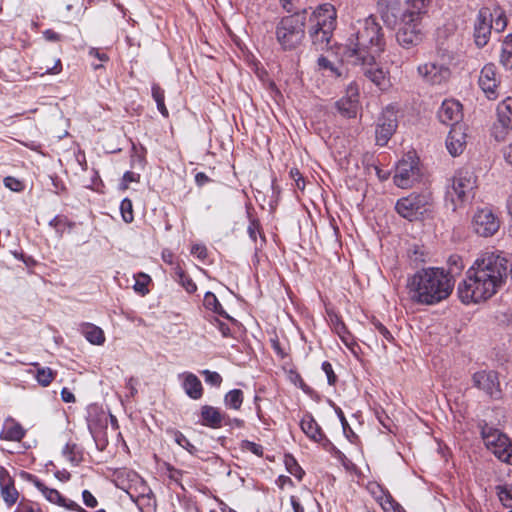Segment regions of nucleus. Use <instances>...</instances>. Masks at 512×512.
Returning <instances> with one entry per match:
<instances>
[{
  "mask_svg": "<svg viewBox=\"0 0 512 512\" xmlns=\"http://www.w3.org/2000/svg\"><path fill=\"white\" fill-rule=\"evenodd\" d=\"M410 300L420 305H434L447 299L453 291L454 280L441 268H423L407 280Z\"/></svg>",
  "mask_w": 512,
  "mask_h": 512,
  "instance_id": "obj_1",
  "label": "nucleus"
},
{
  "mask_svg": "<svg viewBox=\"0 0 512 512\" xmlns=\"http://www.w3.org/2000/svg\"><path fill=\"white\" fill-rule=\"evenodd\" d=\"M386 45L384 32L372 16L358 21L355 32L349 37L346 56L348 59L370 63L384 51Z\"/></svg>",
  "mask_w": 512,
  "mask_h": 512,
  "instance_id": "obj_2",
  "label": "nucleus"
},
{
  "mask_svg": "<svg viewBox=\"0 0 512 512\" xmlns=\"http://www.w3.org/2000/svg\"><path fill=\"white\" fill-rule=\"evenodd\" d=\"M507 278L508 274L488 275L471 266L458 284L459 299L465 304L485 301L503 287Z\"/></svg>",
  "mask_w": 512,
  "mask_h": 512,
  "instance_id": "obj_3",
  "label": "nucleus"
},
{
  "mask_svg": "<svg viewBox=\"0 0 512 512\" xmlns=\"http://www.w3.org/2000/svg\"><path fill=\"white\" fill-rule=\"evenodd\" d=\"M337 12L331 3H324L310 16L311 27L309 36L313 46L318 49L326 48L336 27Z\"/></svg>",
  "mask_w": 512,
  "mask_h": 512,
  "instance_id": "obj_4",
  "label": "nucleus"
},
{
  "mask_svg": "<svg viewBox=\"0 0 512 512\" xmlns=\"http://www.w3.org/2000/svg\"><path fill=\"white\" fill-rule=\"evenodd\" d=\"M306 12L283 17L276 27V37L284 50H293L305 36Z\"/></svg>",
  "mask_w": 512,
  "mask_h": 512,
  "instance_id": "obj_5",
  "label": "nucleus"
},
{
  "mask_svg": "<svg viewBox=\"0 0 512 512\" xmlns=\"http://www.w3.org/2000/svg\"><path fill=\"white\" fill-rule=\"evenodd\" d=\"M477 177L469 168L459 169L446 190V201H450L452 210L474 198Z\"/></svg>",
  "mask_w": 512,
  "mask_h": 512,
  "instance_id": "obj_6",
  "label": "nucleus"
},
{
  "mask_svg": "<svg viewBox=\"0 0 512 512\" xmlns=\"http://www.w3.org/2000/svg\"><path fill=\"white\" fill-rule=\"evenodd\" d=\"M395 209L410 222L423 220L433 212V199L430 193H411L398 199Z\"/></svg>",
  "mask_w": 512,
  "mask_h": 512,
  "instance_id": "obj_7",
  "label": "nucleus"
},
{
  "mask_svg": "<svg viewBox=\"0 0 512 512\" xmlns=\"http://www.w3.org/2000/svg\"><path fill=\"white\" fill-rule=\"evenodd\" d=\"M486 446L501 461L512 465V444L509 438L497 429L482 430Z\"/></svg>",
  "mask_w": 512,
  "mask_h": 512,
  "instance_id": "obj_8",
  "label": "nucleus"
},
{
  "mask_svg": "<svg viewBox=\"0 0 512 512\" xmlns=\"http://www.w3.org/2000/svg\"><path fill=\"white\" fill-rule=\"evenodd\" d=\"M472 227L479 236L490 237L498 231L500 222L490 209L483 208L474 214Z\"/></svg>",
  "mask_w": 512,
  "mask_h": 512,
  "instance_id": "obj_9",
  "label": "nucleus"
},
{
  "mask_svg": "<svg viewBox=\"0 0 512 512\" xmlns=\"http://www.w3.org/2000/svg\"><path fill=\"white\" fill-rule=\"evenodd\" d=\"M419 168L417 161L412 156L402 159L396 166L394 183L400 188H408L418 180Z\"/></svg>",
  "mask_w": 512,
  "mask_h": 512,
  "instance_id": "obj_10",
  "label": "nucleus"
},
{
  "mask_svg": "<svg viewBox=\"0 0 512 512\" xmlns=\"http://www.w3.org/2000/svg\"><path fill=\"white\" fill-rule=\"evenodd\" d=\"M488 275L508 274V260L501 254L486 253L472 265Z\"/></svg>",
  "mask_w": 512,
  "mask_h": 512,
  "instance_id": "obj_11",
  "label": "nucleus"
},
{
  "mask_svg": "<svg viewBox=\"0 0 512 512\" xmlns=\"http://www.w3.org/2000/svg\"><path fill=\"white\" fill-rule=\"evenodd\" d=\"M397 128V116L393 109H386L378 119L375 130L376 144L385 146L395 133Z\"/></svg>",
  "mask_w": 512,
  "mask_h": 512,
  "instance_id": "obj_12",
  "label": "nucleus"
},
{
  "mask_svg": "<svg viewBox=\"0 0 512 512\" xmlns=\"http://www.w3.org/2000/svg\"><path fill=\"white\" fill-rule=\"evenodd\" d=\"M396 39L398 44L405 49L419 45L423 40L421 25L401 20V26L397 31Z\"/></svg>",
  "mask_w": 512,
  "mask_h": 512,
  "instance_id": "obj_13",
  "label": "nucleus"
},
{
  "mask_svg": "<svg viewBox=\"0 0 512 512\" xmlns=\"http://www.w3.org/2000/svg\"><path fill=\"white\" fill-rule=\"evenodd\" d=\"M354 64L361 65L365 77L374 83L379 89L386 90L390 85L388 73L385 72L373 59L370 63L362 60L350 59Z\"/></svg>",
  "mask_w": 512,
  "mask_h": 512,
  "instance_id": "obj_14",
  "label": "nucleus"
},
{
  "mask_svg": "<svg viewBox=\"0 0 512 512\" xmlns=\"http://www.w3.org/2000/svg\"><path fill=\"white\" fill-rule=\"evenodd\" d=\"M474 385L483 390L491 398L501 397L500 383L495 371H480L473 375Z\"/></svg>",
  "mask_w": 512,
  "mask_h": 512,
  "instance_id": "obj_15",
  "label": "nucleus"
},
{
  "mask_svg": "<svg viewBox=\"0 0 512 512\" xmlns=\"http://www.w3.org/2000/svg\"><path fill=\"white\" fill-rule=\"evenodd\" d=\"M438 118L441 123L457 127L463 119L462 104L454 99L443 101L439 111Z\"/></svg>",
  "mask_w": 512,
  "mask_h": 512,
  "instance_id": "obj_16",
  "label": "nucleus"
},
{
  "mask_svg": "<svg viewBox=\"0 0 512 512\" xmlns=\"http://www.w3.org/2000/svg\"><path fill=\"white\" fill-rule=\"evenodd\" d=\"M417 71L427 83L432 85H438L447 81L451 74L447 66L432 62L418 66Z\"/></svg>",
  "mask_w": 512,
  "mask_h": 512,
  "instance_id": "obj_17",
  "label": "nucleus"
},
{
  "mask_svg": "<svg viewBox=\"0 0 512 512\" xmlns=\"http://www.w3.org/2000/svg\"><path fill=\"white\" fill-rule=\"evenodd\" d=\"M492 15L488 10H480L474 25V38L478 47H484L491 35Z\"/></svg>",
  "mask_w": 512,
  "mask_h": 512,
  "instance_id": "obj_18",
  "label": "nucleus"
},
{
  "mask_svg": "<svg viewBox=\"0 0 512 512\" xmlns=\"http://www.w3.org/2000/svg\"><path fill=\"white\" fill-rule=\"evenodd\" d=\"M431 3V0H408L401 15V20L421 25L423 17L428 14Z\"/></svg>",
  "mask_w": 512,
  "mask_h": 512,
  "instance_id": "obj_19",
  "label": "nucleus"
},
{
  "mask_svg": "<svg viewBox=\"0 0 512 512\" xmlns=\"http://www.w3.org/2000/svg\"><path fill=\"white\" fill-rule=\"evenodd\" d=\"M0 494L8 507H12L19 498L14 480L4 467H0Z\"/></svg>",
  "mask_w": 512,
  "mask_h": 512,
  "instance_id": "obj_20",
  "label": "nucleus"
},
{
  "mask_svg": "<svg viewBox=\"0 0 512 512\" xmlns=\"http://www.w3.org/2000/svg\"><path fill=\"white\" fill-rule=\"evenodd\" d=\"M479 85L489 99L496 98L498 81L496 79V68L493 64H487L482 68L479 76Z\"/></svg>",
  "mask_w": 512,
  "mask_h": 512,
  "instance_id": "obj_21",
  "label": "nucleus"
},
{
  "mask_svg": "<svg viewBox=\"0 0 512 512\" xmlns=\"http://www.w3.org/2000/svg\"><path fill=\"white\" fill-rule=\"evenodd\" d=\"M300 427L311 440L322 443L324 447L331 444L312 415L306 414L300 422Z\"/></svg>",
  "mask_w": 512,
  "mask_h": 512,
  "instance_id": "obj_22",
  "label": "nucleus"
},
{
  "mask_svg": "<svg viewBox=\"0 0 512 512\" xmlns=\"http://www.w3.org/2000/svg\"><path fill=\"white\" fill-rule=\"evenodd\" d=\"M466 145V134L464 133L462 126L452 127L447 139L446 147L452 156L460 155Z\"/></svg>",
  "mask_w": 512,
  "mask_h": 512,
  "instance_id": "obj_23",
  "label": "nucleus"
},
{
  "mask_svg": "<svg viewBox=\"0 0 512 512\" xmlns=\"http://www.w3.org/2000/svg\"><path fill=\"white\" fill-rule=\"evenodd\" d=\"M224 419L225 416L222 415L217 408L210 405H204L201 407L202 425L217 429L222 426V422Z\"/></svg>",
  "mask_w": 512,
  "mask_h": 512,
  "instance_id": "obj_24",
  "label": "nucleus"
},
{
  "mask_svg": "<svg viewBox=\"0 0 512 512\" xmlns=\"http://www.w3.org/2000/svg\"><path fill=\"white\" fill-rule=\"evenodd\" d=\"M183 389L185 393L194 400L200 399L203 395V387L199 378L190 372L182 374Z\"/></svg>",
  "mask_w": 512,
  "mask_h": 512,
  "instance_id": "obj_25",
  "label": "nucleus"
},
{
  "mask_svg": "<svg viewBox=\"0 0 512 512\" xmlns=\"http://www.w3.org/2000/svg\"><path fill=\"white\" fill-rule=\"evenodd\" d=\"M351 96L348 98H342L336 102L338 111L346 118H353L357 114V99L353 98L357 96V92L352 88L350 89Z\"/></svg>",
  "mask_w": 512,
  "mask_h": 512,
  "instance_id": "obj_26",
  "label": "nucleus"
},
{
  "mask_svg": "<svg viewBox=\"0 0 512 512\" xmlns=\"http://www.w3.org/2000/svg\"><path fill=\"white\" fill-rule=\"evenodd\" d=\"M498 121L506 129H512V98L507 97L497 107Z\"/></svg>",
  "mask_w": 512,
  "mask_h": 512,
  "instance_id": "obj_27",
  "label": "nucleus"
},
{
  "mask_svg": "<svg viewBox=\"0 0 512 512\" xmlns=\"http://www.w3.org/2000/svg\"><path fill=\"white\" fill-rule=\"evenodd\" d=\"M29 479L33 482V484L49 502L57 504L59 506L61 503L64 502V497L60 494L58 490L48 488L44 483H42L39 479L32 475H29Z\"/></svg>",
  "mask_w": 512,
  "mask_h": 512,
  "instance_id": "obj_28",
  "label": "nucleus"
},
{
  "mask_svg": "<svg viewBox=\"0 0 512 512\" xmlns=\"http://www.w3.org/2000/svg\"><path fill=\"white\" fill-rule=\"evenodd\" d=\"M331 323L334 331L339 335L342 342L353 351V345H355V341L344 322L337 315H335L333 318H331Z\"/></svg>",
  "mask_w": 512,
  "mask_h": 512,
  "instance_id": "obj_29",
  "label": "nucleus"
},
{
  "mask_svg": "<svg viewBox=\"0 0 512 512\" xmlns=\"http://www.w3.org/2000/svg\"><path fill=\"white\" fill-rule=\"evenodd\" d=\"M82 331L85 338L94 345H102L105 342L103 330L94 324H85Z\"/></svg>",
  "mask_w": 512,
  "mask_h": 512,
  "instance_id": "obj_30",
  "label": "nucleus"
},
{
  "mask_svg": "<svg viewBox=\"0 0 512 512\" xmlns=\"http://www.w3.org/2000/svg\"><path fill=\"white\" fill-rule=\"evenodd\" d=\"M25 435V431L22 426L18 423H10L5 425L0 437L9 441H20Z\"/></svg>",
  "mask_w": 512,
  "mask_h": 512,
  "instance_id": "obj_31",
  "label": "nucleus"
},
{
  "mask_svg": "<svg viewBox=\"0 0 512 512\" xmlns=\"http://www.w3.org/2000/svg\"><path fill=\"white\" fill-rule=\"evenodd\" d=\"M500 63L506 69H512V35L511 34L507 35L502 43Z\"/></svg>",
  "mask_w": 512,
  "mask_h": 512,
  "instance_id": "obj_32",
  "label": "nucleus"
},
{
  "mask_svg": "<svg viewBox=\"0 0 512 512\" xmlns=\"http://www.w3.org/2000/svg\"><path fill=\"white\" fill-rule=\"evenodd\" d=\"M203 302H204V306L207 309H209L227 319H230V316L225 312V310L223 309L222 305L220 304V302L218 301V299L214 293L207 292L204 296Z\"/></svg>",
  "mask_w": 512,
  "mask_h": 512,
  "instance_id": "obj_33",
  "label": "nucleus"
},
{
  "mask_svg": "<svg viewBox=\"0 0 512 512\" xmlns=\"http://www.w3.org/2000/svg\"><path fill=\"white\" fill-rule=\"evenodd\" d=\"M151 92H152V97H153L154 101L157 104L158 111L164 117H168L169 113H168V110H167L165 102H164V99H165V92H164V90L160 87L159 84L154 83L152 85Z\"/></svg>",
  "mask_w": 512,
  "mask_h": 512,
  "instance_id": "obj_34",
  "label": "nucleus"
},
{
  "mask_svg": "<svg viewBox=\"0 0 512 512\" xmlns=\"http://www.w3.org/2000/svg\"><path fill=\"white\" fill-rule=\"evenodd\" d=\"M243 399L244 397L242 390L233 389L225 395L224 402L227 407L234 410H239L243 403Z\"/></svg>",
  "mask_w": 512,
  "mask_h": 512,
  "instance_id": "obj_35",
  "label": "nucleus"
},
{
  "mask_svg": "<svg viewBox=\"0 0 512 512\" xmlns=\"http://www.w3.org/2000/svg\"><path fill=\"white\" fill-rule=\"evenodd\" d=\"M35 366L38 367L36 373L37 382L43 387L49 386L54 380L56 372L49 367H39L38 364H35Z\"/></svg>",
  "mask_w": 512,
  "mask_h": 512,
  "instance_id": "obj_36",
  "label": "nucleus"
},
{
  "mask_svg": "<svg viewBox=\"0 0 512 512\" xmlns=\"http://www.w3.org/2000/svg\"><path fill=\"white\" fill-rule=\"evenodd\" d=\"M379 504L385 512H403L404 510V508L391 496L390 493H386L380 497Z\"/></svg>",
  "mask_w": 512,
  "mask_h": 512,
  "instance_id": "obj_37",
  "label": "nucleus"
},
{
  "mask_svg": "<svg viewBox=\"0 0 512 512\" xmlns=\"http://www.w3.org/2000/svg\"><path fill=\"white\" fill-rule=\"evenodd\" d=\"M49 225L53 227L56 232L62 236L65 227L69 229H73L75 227V223L71 222L66 216L57 215L50 222Z\"/></svg>",
  "mask_w": 512,
  "mask_h": 512,
  "instance_id": "obj_38",
  "label": "nucleus"
},
{
  "mask_svg": "<svg viewBox=\"0 0 512 512\" xmlns=\"http://www.w3.org/2000/svg\"><path fill=\"white\" fill-rule=\"evenodd\" d=\"M172 434L174 436L175 442L181 446L182 448L186 449L190 454L196 455L198 452V449L190 443V441L184 436L183 433H181L178 430H173Z\"/></svg>",
  "mask_w": 512,
  "mask_h": 512,
  "instance_id": "obj_39",
  "label": "nucleus"
},
{
  "mask_svg": "<svg viewBox=\"0 0 512 512\" xmlns=\"http://www.w3.org/2000/svg\"><path fill=\"white\" fill-rule=\"evenodd\" d=\"M285 465H286L288 472L291 475L295 476L298 480L302 479V477L304 475V471L300 467V465L297 463V461L295 460V458L293 456H291V455L285 456Z\"/></svg>",
  "mask_w": 512,
  "mask_h": 512,
  "instance_id": "obj_40",
  "label": "nucleus"
},
{
  "mask_svg": "<svg viewBox=\"0 0 512 512\" xmlns=\"http://www.w3.org/2000/svg\"><path fill=\"white\" fill-rule=\"evenodd\" d=\"M497 495L503 505L512 507V487L507 485H499L496 487Z\"/></svg>",
  "mask_w": 512,
  "mask_h": 512,
  "instance_id": "obj_41",
  "label": "nucleus"
},
{
  "mask_svg": "<svg viewBox=\"0 0 512 512\" xmlns=\"http://www.w3.org/2000/svg\"><path fill=\"white\" fill-rule=\"evenodd\" d=\"M120 211L122 218L126 223H131L134 220L133 205L130 199L125 198L122 200Z\"/></svg>",
  "mask_w": 512,
  "mask_h": 512,
  "instance_id": "obj_42",
  "label": "nucleus"
},
{
  "mask_svg": "<svg viewBox=\"0 0 512 512\" xmlns=\"http://www.w3.org/2000/svg\"><path fill=\"white\" fill-rule=\"evenodd\" d=\"M317 63H318V66H319V68L321 70H329L336 77H340L341 76V72H340L339 68L337 66H335L334 63H332L326 57L320 56L318 58Z\"/></svg>",
  "mask_w": 512,
  "mask_h": 512,
  "instance_id": "obj_43",
  "label": "nucleus"
},
{
  "mask_svg": "<svg viewBox=\"0 0 512 512\" xmlns=\"http://www.w3.org/2000/svg\"><path fill=\"white\" fill-rule=\"evenodd\" d=\"M150 282V277L144 273H140L134 284V290L144 295L148 292L147 285Z\"/></svg>",
  "mask_w": 512,
  "mask_h": 512,
  "instance_id": "obj_44",
  "label": "nucleus"
},
{
  "mask_svg": "<svg viewBox=\"0 0 512 512\" xmlns=\"http://www.w3.org/2000/svg\"><path fill=\"white\" fill-rule=\"evenodd\" d=\"M201 374L204 376L205 381L212 385L219 387L222 383V377L219 373L210 371V370H203Z\"/></svg>",
  "mask_w": 512,
  "mask_h": 512,
  "instance_id": "obj_45",
  "label": "nucleus"
},
{
  "mask_svg": "<svg viewBox=\"0 0 512 512\" xmlns=\"http://www.w3.org/2000/svg\"><path fill=\"white\" fill-rule=\"evenodd\" d=\"M76 445L67 443L63 448V455L73 464H78L80 459L76 456Z\"/></svg>",
  "mask_w": 512,
  "mask_h": 512,
  "instance_id": "obj_46",
  "label": "nucleus"
},
{
  "mask_svg": "<svg viewBox=\"0 0 512 512\" xmlns=\"http://www.w3.org/2000/svg\"><path fill=\"white\" fill-rule=\"evenodd\" d=\"M4 185L12 191L20 192L23 190V183L12 176H7L4 178Z\"/></svg>",
  "mask_w": 512,
  "mask_h": 512,
  "instance_id": "obj_47",
  "label": "nucleus"
},
{
  "mask_svg": "<svg viewBox=\"0 0 512 512\" xmlns=\"http://www.w3.org/2000/svg\"><path fill=\"white\" fill-rule=\"evenodd\" d=\"M242 448L252 452L253 454L261 457L263 456V447L259 444H256L254 442L244 440L241 444Z\"/></svg>",
  "mask_w": 512,
  "mask_h": 512,
  "instance_id": "obj_48",
  "label": "nucleus"
},
{
  "mask_svg": "<svg viewBox=\"0 0 512 512\" xmlns=\"http://www.w3.org/2000/svg\"><path fill=\"white\" fill-rule=\"evenodd\" d=\"M322 370L325 372L329 385H335L337 376L333 371L332 365L328 361L322 363Z\"/></svg>",
  "mask_w": 512,
  "mask_h": 512,
  "instance_id": "obj_49",
  "label": "nucleus"
},
{
  "mask_svg": "<svg viewBox=\"0 0 512 512\" xmlns=\"http://www.w3.org/2000/svg\"><path fill=\"white\" fill-rule=\"evenodd\" d=\"M139 180H140V175L138 173H135L132 171H127L123 175L121 188L123 190H126V189H128V184L130 182H139Z\"/></svg>",
  "mask_w": 512,
  "mask_h": 512,
  "instance_id": "obj_50",
  "label": "nucleus"
},
{
  "mask_svg": "<svg viewBox=\"0 0 512 512\" xmlns=\"http://www.w3.org/2000/svg\"><path fill=\"white\" fill-rule=\"evenodd\" d=\"M375 329L382 335V337L389 343L394 341L392 333L379 321H373Z\"/></svg>",
  "mask_w": 512,
  "mask_h": 512,
  "instance_id": "obj_51",
  "label": "nucleus"
},
{
  "mask_svg": "<svg viewBox=\"0 0 512 512\" xmlns=\"http://www.w3.org/2000/svg\"><path fill=\"white\" fill-rule=\"evenodd\" d=\"M507 22L506 17L502 14L498 15L496 19H492V29L496 32H502L506 28Z\"/></svg>",
  "mask_w": 512,
  "mask_h": 512,
  "instance_id": "obj_52",
  "label": "nucleus"
},
{
  "mask_svg": "<svg viewBox=\"0 0 512 512\" xmlns=\"http://www.w3.org/2000/svg\"><path fill=\"white\" fill-rule=\"evenodd\" d=\"M83 502L87 507L95 508L98 505V501L88 490L82 492Z\"/></svg>",
  "mask_w": 512,
  "mask_h": 512,
  "instance_id": "obj_53",
  "label": "nucleus"
},
{
  "mask_svg": "<svg viewBox=\"0 0 512 512\" xmlns=\"http://www.w3.org/2000/svg\"><path fill=\"white\" fill-rule=\"evenodd\" d=\"M188 293H193L196 291L197 286L193 282V280L185 274V278L182 281H177Z\"/></svg>",
  "mask_w": 512,
  "mask_h": 512,
  "instance_id": "obj_54",
  "label": "nucleus"
},
{
  "mask_svg": "<svg viewBox=\"0 0 512 512\" xmlns=\"http://www.w3.org/2000/svg\"><path fill=\"white\" fill-rule=\"evenodd\" d=\"M260 228V223L257 220H252L248 226V234L254 242H256L257 234H260Z\"/></svg>",
  "mask_w": 512,
  "mask_h": 512,
  "instance_id": "obj_55",
  "label": "nucleus"
},
{
  "mask_svg": "<svg viewBox=\"0 0 512 512\" xmlns=\"http://www.w3.org/2000/svg\"><path fill=\"white\" fill-rule=\"evenodd\" d=\"M60 506L65 507L68 510L76 511V512H87L83 509L79 504L72 500H67L64 498V502L60 504Z\"/></svg>",
  "mask_w": 512,
  "mask_h": 512,
  "instance_id": "obj_56",
  "label": "nucleus"
},
{
  "mask_svg": "<svg viewBox=\"0 0 512 512\" xmlns=\"http://www.w3.org/2000/svg\"><path fill=\"white\" fill-rule=\"evenodd\" d=\"M43 37L45 38V40L50 41V42H59L63 38L62 35H60L59 33L55 32L52 29L45 30L43 32Z\"/></svg>",
  "mask_w": 512,
  "mask_h": 512,
  "instance_id": "obj_57",
  "label": "nucleus"
},
{
  "mask_svg": "<svg viewBox=\"0 0 512 512\" xmlns=\"http://www.w3.org/2000/svg\"><path fill=\"white\" fill-rule=\"evenodd\" d=\"M191 253L199 259L204 260L207 257V249L203 245L195 244L191 249Z\"/></svg>",
  "mask_w": 512,
  "mask_h": 512,
  "instance_id": "obj_58",
  "label": "nucleus"
},
{
  "mask_svg": "<svg viewBox=\"0 0 512 512\" xmlns=\"http://www.w3.org/2000/svg\"><path fill=\"white\" fill-rule=\"evenodd\" d=\"M14 512H35L29 501H21Z\"/></svg>",
  "mask_w": 512,
  "mask_h": 512,
  "instance_id": "obj_59",
  "label": "nucleus"
},
{
  "mask_svg": "<svg viewBox=\"0 0 512 512\" xmlns=\"http://www.w3.org/2000/svg\"><path fill=\"white\" fill-rule=\"evenodd\" d=\"M167 470L169 471V478L178 483L183 472L172 467L171 465H168Z\"/></svg>",
  "mask_w": 512,
  "mask_h": 512,
  "instance_id": "obj_60",
  "label": "nucleus"
},
{
  "mask_svg": "<svg viewBox=\"0 0 512 512\" xmlns=\"http://www.w3.org/2000/svg\"><path fill=\"white\" fill-rule=\"evenodd\" d=\"M62 71V63L60 59L55 61V64L52 67L46 66V74H59Z\"/></svg>",
  "mask_w": 512,
  "mask_h": 512,
  "instance_id": "obj_61",
  "label": "nucleus"
},
{
  "mask_svg": "<svg viewBox=\"0 0 512 512\" xmlns=\"http://www.w3.org/2000/svg\"><path fill=\"white\" fill-rule=\"evenodd\" d=\"M61 398L66 403L75 402V396L68 388H63L61 390Z\"/></svg>",
  "mask_w": 512,
  "mask_h": 512,
  "instance_id": "obj_62",
  "label": "nucleus"
},
{
  "mask_svg": "<svg viewBox=\"0 0 512 512\" xmlns=\"http://www.w3.org/2000/svg\"><path fill=\"white\" fill-rule=\"evenodd\" d=\"M185 271L181 268L179 264L173 268V278L175 281H182L185 278Z\"/></svg>",
  "mask_w": 512,
  "mask_h": 512,
  "instance_id": "obj_63",
  "label": "nucleus"
},
{
  "mask_svg": "<svg viewBox=\"0 0 512 512\" xmlns=\"http://www.w3.org/2000/svg\"><path fill=\"white\" fill-rule=\"evenodd\" d=\"M136 384L137 380L133 377L129 378L126 382V388L129 390L131 397H134L137 394Z\"/></svg>",
  "mask_w": 512,
  "mask_h": 512,
  "instance_id": "obj_64",
  "label": "nucleus"
}]
</instances>
